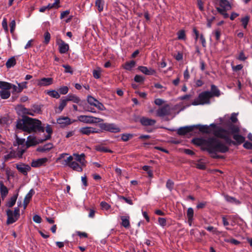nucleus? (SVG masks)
<instances>
[{"instance_id":"nucleus-22","label":"nucleus","mask_w":252,"mask_h":252,"mask_svg":"<svg viewBox=\"0 0 252 252\" xmlns=\"http://www.w3.org/2000/svg\"><path fill=\"white\" fill-rule=\"evenodd\" d=\"M226 130L228 131V134L229 133L235 134L239 133L240 131L239 127L233 124H228L227 126V129Z\"/></svg>"},{"instance_id":"nucleus-4","label":"nucleus","mask_w":252,"mask_h":252,"mask_svg":"<svg viewBox=\"0 0 252 252\" xmlns=\"http://www.w3.org/2000/svg\"><path fill=\"white\" fill-rule=\"evenodd\" d=\"M212 95L209 91H204L200 93L198 97L192 102V105H203L210 103V98Z\"/></svg>"},{"instance_id":"nucleus-53","label":"nucleus","mask_w":252,"mask_h":252,"mask_svg":"<svg viewBox=\"0 0 252 252\" xmlns=\"http://www.w3.org/2000/svg\"><path fill=\"white\" fill-rule=\"evenodd\" d=\"M166 188L170 191L172 190L174 187V183L171 180H168L166 184Z\"/></svg>"},{"instance_id":"nucleus-12","label":"nucleus","mask_w":252,"mask_h":252,"mask_svg":"<svg viewBox=\"0 0 252 252\" xmlns=\"http://www.w3.org/2000/svg\"><path fill=\"white\" fill-rule=\"evenodd\" d=\"M43 141H44L43 139H37L34 136H29L28 137L27 141L26 143V148H28L32 146L36 145L39 143L43 142Z\"/></svg>"},{"instance_id":"nucleus-43","label":"nucleus","mask_w":252,"mask_h":252,"mask_svg":"<svg viewBox=\"0 0 252 252\" xmlns=\"http://www.w3.org/2000/svg\"><path fill=\"white\" fill-rule=\"evenodd\" d=\"M250 20V17L249 16H246L245 17L241 19V22L242 25L243 26L244 29H246L247 27V25Z\"/></svg>"},{"instance_id":"nucleus-14","label":"nucleus","mask_w":252,"mask_h":252,"mask_svg":"<svg viewBox=\"0 0 252 252\" xmlns=\"http://www.w3.org/2000/svg\"><path fill=\"white\" fill-rule=\"evenodd\" d=\"M194 126L181 127L178 129L177 134L179 135H185L193 131L195 128Z\"/></svg>"},{"instance_id":"nucleus-52","label":"nucleus","mask_w":252,"mask_h":252,"mask_svg":"<svg viewBox=\"0 0 252 252\" xmlns=\"http://www.w3.org/2000/svg\"><path fill=\"white\" fill-rule=\"evenodd\" d=\"M199 40L202 44V47L204 48H206V41L205 37L203 33L200 34Z\"/></svg>"},{"instance_id":"nucleus-47","label":"nucleus","mask_w":252,"mask_h":252,"mask_svg":"<svg viewBox=\"0 0 252 252\" xmlns=\"http://www.w3.org/2000/svg\"><path fill=\"white\" fill-rule=\"evenodd\" d=\"M68 88L67 86H63L59 89V93L62 94H66L68 92Z\"/></svg>"},{"instance_id":"nucleus-58","label":"nucleus","mask_w":252,"mask_h":252,"mask_svg":"<svg viewBox=\"0 0 252 252\" xmlns=\"http://www.w3.org/2000/svg\"><path fill=\"white\" fill-rule=\"evenodd\" d=\"M63 67L65 69V72L70 73L71 74L73 73V71L72 70L71 67L70 65L67 64H63Z\"/></svg>"},{"instance_id":"nucleus-23","label":"nucleus","mask_w":252,"mask_h":252,"mask_svg":"<svg viewBox=\"0 0 252 252\" xmlns=\"http://www.w3.org/2000/svg\"><path fill=\"white\" fill-rule=\"evenodd\" d=\"M67 101H72L73 103L80 104L81 102L80 98L74 94H69L66 96H65Z\"/></svg>"},{"instance_id":"nucleus-3","label":"nucleus","mask_w":252,"mask_h":252,"mask_svg":"<svg viewBox=\"0 0 252 252\" xmlns=\"http://www.w3.org/2000/svg\"><path fill=\"white\" fill-rule=\"evenodd\" d=\"M74 159L70 163L69 167L74 171L81 172L83 171V168L86 165L85 155L84 154L79 155L73 154Z\"/></svg>"},{"instance_id":"nucleus-13","label":"nucleus","mask_w":252,"mask_h":252,"mask_svg":"<svg viewBox=\"0 0 252 252\" xmlns=\"http://www.w3.org/2000/svg\"><path fill=\"white\" fill-rule=\"evenodd\" d=\"M6 215L7 216L6 223L7 224H12L15 222L19 219V218L13 213V211L10 209L6 211Z\"/></svg>"},{"instance_id":"nucleus-1","label":"nucleus","mask_w":252,"mask_h":252,"mask_svg":"<svg viewBox=\"0 0 252 252\" xmlns=\"http://www.w3.org/2000/svg\"><path fill=\"white\" fill-rule=\"evenodd\" d=\"M192 143L197 146H201L203 151H206L213 158H223L224 157L217 154L225 153L229 151V147L222 143L219 139L214 137L208 138L207 139L202 138H195L192 140Z\"/></svg>"},{"instance_id":"nucleus-15","label":"nucleus","mask_w":252,"mask_h":252,"mask_svg":"<svg viewBox=\"0 0 252 252\" xmlns=\"http://www.w3.org/2000/svg\"><path fill=\"white\" fill-rule=\"evenodd\" d=\"M216 128L217 129L213 131V134L216 136L215 138L222 139L225 134H228L227 130L221 127H216Z\"/></svg>"},{"instance_id":"nucleus-64","label":"nucleus","mask_w":252,"mask_h":252,"mask_svg":"<svg viewBox=\"0 0 252 252\" xmlns=\"http://www.w3.org/2000/svg\"><path fill=\"white\" fill-rule=\"evenodd\" d=\"M243 147L247 149H252V143L249 141H246L244 143Z\"/></svg>"},{"instance_id":"nucleus-31","label":"nucleus","mask_w":252,"mask_h":252,"mask_svg":"<svg viewBox=\"0 0 252 252\" xmlns=\"http://www.w3.org/2000/svg\"><path fill=\"white\" fill-rule=\"evenodd\" d=\"M45 93L50 96L53 98L58 99L60 97L59 93L56 90H46L45 91Z\"/></svg>"},{"instance_id":"nucleus-10","label":"nucleus","mask_w":252,"mask_h":252,"mask_svg":"<svg viewBox=\"0 0 252 252\" xmlns=\"http://www.w3.org/2000/svg\"><path fill=\"white\" fill-rule=\"evenodd\" d=\"M156 120L154 119H149L143 117V126H153L156 124ZM153 129L152 128L143 127V130H144L145 131H148L149 132H152L153 131Z\"/></svg>"},{"instance_id":"nucleus-40","label":"nucleus","mask_w":252,"mask_h":252,"mask_svg":"<svg viewBox=\"0 0 252 252\" xmlns=\"http://www.w3.org/2000/svg\"><path fill=\"white\" fill-rule=\"evenodd\" d=\"M95 4L99 12L103 11L104 6V1L103 0H96Z\"/></svg>"},{"instance_id":"nucleus-9","label":"nucleus","mask_w":252,"mask_h":252,"mask_svg":"<svg viewBox=\"0 0 252 252\" xmlns=\"http://www.w3.org/2000/svg\"><path fill=\"white\" fill-rule=\"evenodd\" d=\"M56 43L59 46V52L61 54L66 53L69 50V45L61 38L57 37Z\"/></svg>"},{"instance_id":"nucleus-38","label":"nucleus","mask_w":252,"mask_h":252,"mask_svg":"<svg viewBox=\"0 0 252 252\" xmlns=\"http://www.w3.org/2000/svg\"><path fill=\"white\" fill-rule=\"evenodd\" d=\"M45 130L48 134L43 138L44 141L49 139L51 138V135L53 132L52 127L50 125H47L45 127Z\"/></svg>"},{"instance_id":"nucleus-34","label":"nucleus","mask_w":252,"mask_h":252,"mask_svg":"<svg viewBox=\"0 0 252 252\" xmlns=\"http://www.w3.org/2000/svg\"><path fill=\"white\" fill-rule=\"evenodd\" d=\"M224 197L225 200L229 203H234L236 204H240V202L235 197L229 196L228 195H224Z\"/></svg>"},{"instance_id":"nucleus-2","label":"nucleus","mask_w":252,"mask_h":252,"mask_svg":"<svg viewBox=\"0 0 252 252\" xmlns=\"http://www.w3.org/2000/svg\"><path fill=\"white\" fill-rule=\"evenodd\" d=\"M16 127L29 133L37 132H43L45 130V127L40 120L28 116H25L22 120H18Z\"/></svg>"},{"instance_id":"nucleus-63","label":"nucleus","mask_w":252,"mask_h":252,"mask_svg":"<svg viewBox=\"0 0 252 252\" xmlns=\"http://www.w3.org/2000/svg\"><path fill=\"white\" fill-rule=\"evenodd\" d=\"M206 205L207 202L205 201L199 202L196 205V208L198 209H203L206 206Z\"/></svg>"},{"instance_id":"nucleus-49","label":"nucleus","mask_w":252,"mask_h":252,"mask_svg":"<svg viewBox=\"0 0 252 252\" xmlns=\"http://www.w3.org/2000/svg\"><path fill=\"white\" fill-rule=\"evenodd\" d=\"M27 82H23L21 83H18V88H19L18 92H21L24 89L27 88Z\"/></svg>"},{"instance_id":"nucleus-37","label":"nucleus","mask_w":252,"mask_h":252,"mask_svg":"<svg viewBox=\"0 0 252 252\" xmlns=\"http://www.w3.org/2000/svg\"><path fill=\"white\" fill-rule=\"evenodd\" d=\"M122 220V225L125 228L128 227L129 226V217L128 216H122L121 218Z\"/></svg>"},{"instance_id":"nucleus-35","label":"nucleus","mask_w":252,"mask_h":252,"mask_svg":"<svg viewBox=\"0 0 252 252\" xmlns=\"http://www.w3.org/2000/svg\"><path fill=\"white\" fill-rule=\"evenodd\" d=\"M12 84L3 82L0 81V88L2 89V90H8L11 88Z\"/></svg>"},{"instance_id":"nucleus-18","label":"nucleus","mask_w":252,"mask_h":252,"mask_svg":"<svg viewBox=\"0 0 252 252\" xmlns=\"http://www.w3.org/2000/svg\"><path fill=\"white\" fill-rule=\"evenodd\" d=\"M53 80L52 78H42L37 80L38 86H47L52 84Z\"/></svg>"},{"instance_id":"nucleus-59","label":"nucleus","mask_w":252,"mask_h":252,"mask_svg":"<svg viewBox=\"0 0 252 252\" xmlns=\"http://www.w3.org/2000/svg\"><path fill=\"white\" fill-rule=\"evenodd\" d=\"M158 221L159 224L162 227H164L166 225V220L165 218H159Z\"/></svg>"},{"instance_id":"nucleus-21","label":"nucleus","mask_w":252,"mask_h":252,"mask_svg":"<svg viewBox=\"0 0 252 252\" xmlns=\"http://www.w3.org/2000/svg\"><path fill=\"white\" fill-rule=\"evenodd\" d=\"M48 161L46 158L37 159L35 160H33L32 162L31 165L33 167H38L43 165L45 163Z\"/></svg>"},{"instance_id":"nucleus-33","label":"nucleus","mask_w":252,"mask_h":252,"mask_svg":"<svg viewBox=\"0 0 252 252\" xmlns=\"http://www.w3.org/2000/svg\"><path fill=\"white\" fill-rule=\"evenodd\" d=\"M18 194L15 195L11 197L10 199L6 203V206L10 208L13 206L16 201Z\"/></svg>"},{"instance_id":"nucleus-48","label":"nucleus","mask_w":252,"mask_h":252,"mask_svg":"<svg viewBox=\"0 0 252 252\" xmlns=\"http://www.w3.org/2000/svg\"><path fill=\"white\" fill-rule=\"evenodd\" d=\"M87 101L90 104L93 106H94V104L98 101L97 100L90 95L88 96Z\"/></svg>"},{"instance_id":"nucleus-24","label":"nucleus","mask_w":252,"mask_h":252,"mask_svg":"<svg viewBox=\"0 0 252 252\" xmlns=\"http://www.w3.org/2000/svg\"><path fill=\"white\" fill-rule=\"evenodd\" d=\"M194 211L193 209L190 207L188 209L187 212V217L188 218V222L189 226L192 225L193 220Z\"/></svg>"},{"instance_id":"nucleus-56","label":"nucleus","mask_w":252,"mask_h":252,"mask_svg":"<svg viewBox=\"0 0 252 252\" xmlns=\"http://www.w3.org/2000/svg\"><path fill=\"white\" fill-rule=\"evenodd\" d=\"M1 25H2V28L4 29V30L5 31V32H8V26H7V20L5 18H4L3 19Z\"/></svg>"},{"instance_id":"nucleus-27","label":"nucleus","mask_w":252,"mask_h":252,"mask_svg":"<svg viewBox=\"0 0 252 252\" xmlns=\"http://www.w3.org/2000/svg\"><path fill=\"white\" fill-rule=\"evenodd\" d=\"M136 65V62L134 61H130L126 62L122 65L123 67L128 71H130Z\"/></svg>"},{"instance_id":"nucleus-6","label":"nucleus","mask_w":252,"mask_h":252,"mask_svg":"<svg viewBox=\"0 0 252 252\" xmlns=\"http://www.w3.org/2000/svg\"><path fill=\"white\" fill-rule=\"evenodd\" d=\"M78 120L86 124H94L100 123L103 121V120L92 116L80 115L78 117Z\"/></svg>"},{"instance_id":"nucleus-20","label":"nucleus","mask_w":252,"mask_h":252,"mask_svg":"<svg viewBox=\"0 0 252 252\" xmlns=\"http://www.w3.org/2000/svg\"><path fill=\"white\" fill-rule=\"evenodd\" d=\"M57 122L62 126H65L70 125L73 122L68 117H61L57 120Z\"/></svg>"},{"instance_id":"nucleus-36","label":"nucleus","mask_w":252,"mask_h":252,"mask_svg":"<svg viewBox=\"0 0 252 252\" xmlns=\"http://www.w3.org/2000/svg\"><path fill=\"white\" fill-rule=\"evenodd\" d=\"M143 73L147 75H152L156 73V71L151 68L143 66Z\"/></svg>"},{"instance_id":"nucleus-57","label":"nucleus","mask_w":252,"mask_h":252,"mask_svg":"<svg viewBox=\"0 0 252 252\" xmlns=\"http://www.w3.org/2000/svg\"><path fill=\"white\" fill-rule=\"evenodd\" d=\"M196 167L198 169L204 170L206 169V165L204 162H200L199 161L196 163L195 164Z\"/></svg>"},{"instance_id":"nucleus-19","label":"nucleus","mask_w":252,"mask_h":252,"mask_svg":"<svg viewBox=\"0 0 252 252\" xmlns=\"http://www.w3.org/2000/svg\"><path fill=\"white\" fill-rule=\"evenodd\" d=\"M16 168L20 172L24 175H27L28 172H29L31 169V167L29 165L23 163L17 164Z\"/></svg>"},{"instance_id":"nucleus-46","label":"nucleus","mask_w":252,"mask_h":252,"mask_svg":"<svg viewBox=\"0 0 252 252\" xmlns=\"http://www.w3.org/2000/svg\"><path fill=\"white\" fill-rule=\"evenodd\" d=\"M44 40L43 42L45 44H48L49 43V42L50 40V38H51L50 34L48 32H45L44 35Z\"/></svg>"},{"instance_id":"nucleus-60","label":"nucleus","mask_w":252,"mask_h":252,"mask_svg":"<svg viewBox=\"0 0 252 252\" xmlns=\"http://www.w3.org/2000/svg\"><path fill=\"white\" fill-rule=\"evenodd\" d=\"M10 32L13 33L16 27V22L14 20L11 21L10 23Z\"/></svg>"},{"instance_id":"nucleus-42","label":"nucleus","mask_w":252,"mask_h":252,"mask_svg":"<svg viewBox=\"0 0 252 252\" xmlns=\"http://www.w3.org/2000/svg\"><path fill=\"white\" fill-rule=\"evenodd\" d=\"M10 95V93L8 90H1L0 91V96L2 99H7Z\"/></svg>"},{"instance_id":"nucleus-7","label":"nucleus","mask_w":252,"mask_h":252,"mask_svg":"<svg viewBox=\"0 0 252 252\" xmlns=\"http://www.w3.org/2000/svg\"><path fill=\"white\" fill-rule=\"evenodd\" d=\"M67 155H68L67 153H63L60 155L59 157L57 159V162L60 163L63 166H68L69 167L70 163L74 159V156L73 154L72 156H70L66 159H64L65 157Z\"/></svg>"},{"instance_id":"nucleus-41","label":"nucleus","mask_w":252,"mask_h":252,"mask_svg":"<svg viewBox=\"0 0 252 252\" xmlns=\"http://www.w3.org/2000/svg\"><path fill=\"white\" fill-rule=\"evenodd\" d=\"M16 62L14 57L9 59L6 63V67L9 68L14 66L16 64Z\"/></svg>"},{"instance_id":"nucleus-8","label":"nucleus","mask_w":252,"mask_h":252,"mask_svg":"<svg viewBox=\"0 0 252 252\" xmlns=\"http://www.w3.org/2000/svg\"><path fill=\"white\" fill-rule=\"evenodd\" d=\"M100 127L104 130L111 132H118L120 131L119 127L113 124L104 123L100 125Z\"/></svg>"},{"instance_id":"nucleus-44","label":"nucleus","mask_w":252,"mask_h":252,"mask_svg":"<svg viewBox=\"0 0 252 252\" xmlns=\"http://www.w3.org/2000/svg\"><path fill=\"white\" fill-rule=\"evenodd\" d=\"M143 170L147 172L148 177H153V171L151 169V167L148 165L143 166Z\"/></svg>"},{"instance_id":"nucleus-29","label":"nucleus","mask_w":252,"mask_h":252,"mask_svg":"<svg viewBox=\"0 0 252 252\" xmlns=\"http://www.w3.org/2000/svg\"><path fill=\"white\" fill-rule=\"evenodd\" d=\"M0 191L2 198L3 199L8 193V190L4 185L2 181H0Z\"/></svg>"},{"instance_id":"nucleus-25","label":"nucleus","mask_w":252,"mask_h":252,"mask_svg":"<svg viewBox=\"0 0 252 252\" xmlns=\"http://www.w3.org/2000/svg\"><path fill=\"white\" fill-rule=\"evenodd\" d=\"M67 102L68 101L65 97L62 98L60 100V104L57 110H56V112L57 113H60L66 106Z\"/></svg>"},{"instance_id":"nucleus-16","label":"nucleus","mask_w":252,"mask_h":252,"mask_svg":"<svg viewBox=\"0 0 252 252\" xmlns=\"http://www.w3.org/2000/svg\"><path fill=\"white\" fill-rule=\"evenodd\" d=\"M170 113V109L167 105L159 108L157 112V115L160 117L169 115Z\"/></svg>"},{"instance_id":"nucleus-39","label":"nucleus","mask_w":252,"mask_h":252,"mask_svg":"<svg viewBox=\"0 0 252 252\" xmlns=\"http://www.w3.org/2000/svg\"><path fill=\"white\" fill-rule=\"evenodd\" d=\"M225 141V144L230 146L231 145H237V143L235 141H233L231 139V138L229 137L228 134H225V136L222 138Z\"/></svg>"},{"instance_id":"nucleus-11","label":"nucleus","mask_w":252,"mask_h":252,"mask_svg":"<svg viewBox=\"0 0 252 252\" xmlns=\"http://www.w3.org/2000/svg\"><path fill=\"white\" fill-rule=\"evenodd\" d=\"M195 128H198L199 131L204 133L209 134L211 132V130L210 129V127H212L214 128H216V125L215 124H211L209 126L207 125H194Z\"/></svg>"},{"instance_id":"nucleus-17","label":"nucleus","mask_w":252,"mask_h":252,"mask_svg":"<svg viewBox=\"0 0 252 252\" xmlns=\"http://www.w3.org/2000/svg\"><path fill=\"white\" fill-rule=\"evenodd\" d=\"M80 132L82 134L89 135L92 133H98L99 131L92 127H84L80 129Z\"/></svg>"},{"instance_id":"nucleus-51","label":"nucleus","mask_w":252,"mask_h":252,"mask_svg":"<svg viewBox=\"0 0 252 252\" xmlns=\"http://www.w3.org/2000/svg\"><path fill=\"white\" fill-rule=\"evenodd\" d=\"M131 134H123L121 136L122 140L124 141H127L132 137Z\"/></svg>"},{"instance_id":"nucleus-28","label":"nucleus","mask_w":252,"mask_h":252,"mask_svg":"<svg viewBox=\"0 0 252 252\" xmlns=\"http://www.w3.org/2000/svg\"><path fill=\"white\" fill-rule=\"evenodd\" d=\"M210 93L212 95V97L214 96L219 97L220 95V90L214 84H212L211 86V92H210Z\"/></svg>"},{"instance_id":"nucleus-55","label":"nucleus","mask_w":252,"mask_h":252,"mask_svg":"<svg viewBox=\"0 0 252 252\" xmlns=\"http://www.w3.org/2000/svg\"><path fill=\"white\" fill-rule=\"evenodd\" d=\"M100 206L102 209L108 210L110 208V205L105 201H102L100 203Z\"/></svg>"},{"instance_id":"nucleus-30","label":"nucleus","mask_w":252,"mask_h":252,"mask_svg":"<svg viewBox=\"0 0 252 252\" xmlns=\"http://www.w3.org/2000/svg\"><path fill=\"white\" fill-rule=\"evenodd\" d=\"M233 138L236 141L235 142L237 143V145L241 144L244 142L245 140V138L244 136L239 134H237L236 133L233 134Z\"/></svg>"},{"instance_id":"nucleus-45","label":"nucleus","mask_w":252,"mask_h":252,"mask_svg":"<svg viewBox=\"0 0 252 252\" xmlns=\"http://www.w3.org/2000/svg\"><path fill=\"white\" fill-rule=\"evenodd\" d=\"M17 157L15 152L14 151H11L8 154L4 156V159L5 161H7L10 159L15 158Z\"/></svg>"},{"instance_id":"nucleus-54","label":"nucleus","mask_w":252,"mask_h":252,"mask_svg":"<svg viewBox=\"0 0 252 252\" xmlns=\"http://www.w3.org/2000/svg\"><path fill=\"white\" fill-rule=\"evenodd\" d=\"M178 38L179 39H185L186 33L184 30H181L178 32Z\"/></svg>"},{"instance_id":"nucleus-5","label":"nucleus","mask_w":252,"mask_h":252,"mask_svg":"<svg viewBox=\"0 0 252 252\" xmlns=\"http://www.w3.org/2000/svg\"><path fill=\"white\" fill-rule=\"evenodd\" d=\"M220 1V7H216L217 11L221 15L223 16L224 18H227L229 17L227 11L231 9L232 7L227 0H219Z\"/></svg>"},{"instance_id":"nucleus-26","label":"nucleus","mask_w":252,"mask_h":252,"mask_svg":"<svg viewBox=\"0 0 252 252\" xmlns=\"http://www.w3.org/2000/svg\"><path fill=\"white\" fill-rule=\"evenodd\" d=\"M34 193V191L33 189H31L28 193L26 195L24 201V209H25L27 205L30 202L32 195Z\"/></svg>"},{"instance_id":"nucleus-50","label":"nucleus","mask_w":252,"mask_h":252,"mask_svg":"<svg viewBox=\"0 0 252 252\" xmlns=\"http://www.w3.org/2000/svg\"><path fill=\"white\" fill-rule=\"evenodd\" d=\"M192 32L195 35V36H194L195 41V42H196L197 41V40L200 38V35L201 33H199V32L196 29V28L195 27H194L193 28Z\"/></svg>"},{"instance_id":"nucleus-32","label":"nucleus","mask_w":252,"mask_h":252,"mask_svg":"<svg viewBox=\"0 0 252 252\" xmlns=\"http://www.w3.org/2000/svg\"><path fill=\"white\" fill-rule=\"evenodd\" d=\"M53 144L52 143H48L42 147L38 148L37 151L39 152H47L50 151L53 148Z\"/></svg>"},{"instance_id":"nucleus-62","label":"nucleus","mask_w":252,"mask_h":252,"mask_svg":"<svg viewBox=\"0 0 252 252\" xmlns=\"http://www.w3.org/2000/svg\"><path fill=\"white\" fill-rule=\"evenodd\" d=\"M94 106L96 107L100 110H104L105 109L102 103L99 102L98 101L96 102Z\"/></svg>"},{"instance_id":"nucleus-61","label":"nucleus","mask_w":252,"mask_h":252,"mask_svg":"<svg viewBox=\"0 0 252 252\" xmlns=\"http://www.w3.org/2000/svg\"><path fill=\"white\" fill-rule=\"evenodd\" d=\"M214 33L216 37V40L217 41H219L221 35L220 30L219 29H217L215 31Z\"/></svg>"}]
</instances>
